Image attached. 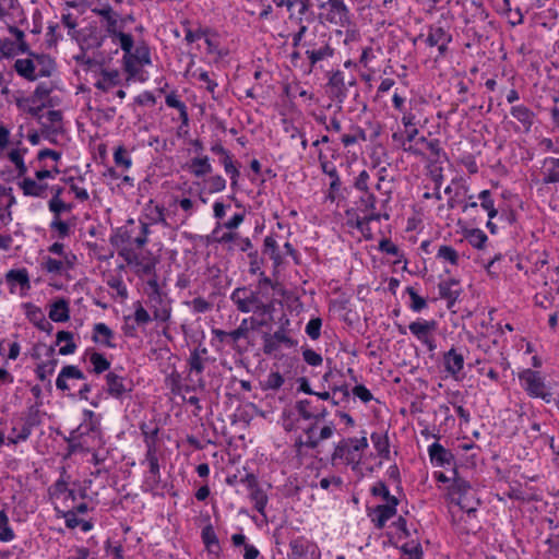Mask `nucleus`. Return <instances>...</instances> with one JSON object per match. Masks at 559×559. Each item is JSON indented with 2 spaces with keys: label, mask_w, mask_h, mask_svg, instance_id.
<instances>
[{
  "label": "nucleus",
  "mask_w": 559,
  "mask_h": 559,
  "mask_svg": "<svg viewBox=\"0 0 559 559\" xmlns=\"http://www.w3.org/2000/svg\"><path fill=\"white\" fill-rule=\"evenodd\" d=\"M452 36L449 34L443 27L437 25H430L428 29V35L426 38V44L429 47H435L443 41H451Z\"/></svg>",
  "instance_id": "obj_33"
},
{
  "label": "nucleus",
  "mask_w": 559,
  "mask_h": 559,
  "mask_svg": "<svg viewBox=\"0 0 559 559\" xmlns=\"http://www.w3.org/2000/svg\"><path fill=\"white\" fill-rule=\"evenodd\" d=\"M345 214L347 217H350L347 219V226L358 229L366 239H370L372 237L370 226L364 217H359L356 214L354 209L347 210Z\"/></svg>",
  "instance_id": "obj_32"
},
{
  "label": "nucleus",
  "mask_w": 559,
  "mask_h": 559,
  "mask_svg": "<svg viewBox=\"0 0 559 559\" xmlns=\"http://www.w3.org/2000/svg\"><path fill=\"white\" fill-rule=\"evenodd\" d=\"M263 340V353L267 356L274 355L280 350L282 341H277L274 338L273 334L264 333L262 335Z\"/></svg>",
  "instance_id": "obj_54"
},
{
  "label": "nucleus",
  "mask_w": 559,
  "mask_h": 559,
  "mask_svg": "<svg viewBox=\"0 0 559 559\" xmlns=\"http://www.w3.org/2000/svg\"><path fill=\"white\" fill-rule=\"evenodd\" d=\"M302 46L306 48L305 55L308 59L310 71L317 68L320 62L335 55V48L332 47L329 40L304 41Z\"/></svg>",
  "instance_id": "obj_5"
},
{
  "label": "nucleus",
  "mask_w": 559,
  "mask_h": 559,
  "mask_svg": "<svg viewBox=\"0 0 559 559\" xmlns=\"http://www.w3.org/2000/svg\"><path fill=\"white\" fill-rule=\"evenodd\" d=\"M201 537L211 554H218L221 551V545L212 524H207L202 528Z\"/></svg>",
  "instance_id": "obj_34"
},
{
  "label": "nucleus",
  "mask_w": 559,
  "mask_h": 559,
  "mask_svg": "<svg viewBox=\"0 0 559 559\" xmlns=\"http://www.w3.org/2000/svg\"><path fill=\"white\" fill-rule=\"evenodd\" d=\"M151 63V51L144 43L134 47L129 56H123V69L128 73L129 79L138 75L140 71L138 66H148Z\"/></svg>",
  "instance_id": "obj_6"
},
{
  "label": "nucleus",
  "mask_w": 559,
  "mask_h": 559,
  "mask_svg": "<svg viewBox=\"0 0 559 559\" xmlns=\"http://www.w3.org/2000/svg\"><path fill=\"white\" fill-rule=\"evenodd\" d=\"M302 358L309 366L312 367H318L322 365L323 361L322 356L311 348H305L302 350Z\"/></svg>",
  "instance_id": "obj_64"
},
{
  "label": "nucleus",
  "mask_w": 559,
  "mask_h": 559,
  "mask_svg": "<svg viewBox=\"0 0 559 559\" xmlns=\"http://www.w3.org/2000/svg\"><path fill=\"white\" fill-rule=\"evenodd\" d=\"M370 492L374 497H381L386 502H389L390 498H396L395 496H392L390 493L388 486L382 480L378 481L374 486H372Z\"/></svg>",
  "instance_id": "obj_63"
},
{
  "label": "nucleus",
  "mask_w": 559,
  "mask_h": 559,
  "mask_svg": "<svg viewBox=\"0 0 559 559\" xmlns=\"http://www.w3.org/2000/svg\"><path fill=\"white\" fill-rule=\"evenodd\" d=\"M106 386L104 391L112 399L123 401L129 397L133 391V381L116 371H109L105 374Z\"/></svg>",
  "instance_id": "obj_4"
},
{
  "label": "nucleus",
  "mask_w": 559,
  "mask_h": 559,
  "mask_svg": "<svg viewBox=\"0 0 559 559\" xmlns=\"http://www.w3.org/2000/svg\"><path fill=\"white\" fill-rule=\"evenodd\" d=\"M85 378V374L79 367L74 365H67L60 370L56 380V386L58 390L66 392L70 390L68 384L69 379L84 380Z\"/></svg>",
  "instance_id": "obj_20"
},
{
  "label": "nucleus",
  "mask_w": 559,
  "mask_h": 559,
  "mask_svg": "<svg viewBox=\"0 0 559 559\" xmlns=\"http://www.w3.org/2000/svg\"><path fill=\"white\" fill-rule=\"evenodd\" d=\"M102 11L103 12L97 14V16L100 17L106 34L110 36L120 28V13L115 11L112 7Z\"/></svg>",
  "instance_id": "obj_25"
},
{
  "label": "nucleus",
  "mask_w": 559,
  "mask_h": 559,
  "mask_svg": "<svg viewBox=\"0 0 559 559\" xmlns=\"http://www.w3.org/2000/svg\"><path fill=\"white\" fill-rule=\"evenodd\" d=\"M115 337L114 331L105 323H95L93 328L92 341L108 348H116L117 345L112 342Z\"/></svg>",
  "instance_id": "obj_22"
},
{
  "label": "nucleus",
  "mask_w": 559,
  "mask_h": 559,
  "mask_svg": "<svg viewBox=\"0 0 559 559\" xmlns=\"http://www.w3.org/2000/svg\"><path fill=\"white\" fill-rule=\"evenodd\" d=\"M284 384V377L278 372H270L266 380L264 389L266 390H278Z\"/></svg>",
  "instance_id": "obj_60"
},
{
  "label": "nucleus",
  "mask_w": 559,
  "mask_h": 559,
  "mask_svg": "<svg viewBox=\"0 0 559 559\" xmlns=\"http://www.w3.org/2000/svg\"><path fill=\"white\" fill-rule=\"evenodd\" d=\"M428 454L435 466L445 467L455 464L454 454L439 442H433L428 447Z\"/></svg>",
  "instance_id": "obj_15"
},
{
  "label": "nucleus",
  "mask_w": 559,
  "mask_h": 559,
  "mask_svg": "<svg viewBox=\"0 0 559 559\" xmlns=\"http://www.w3.org/2000/svg\"><path fill=\"white\" fill-rule=\"evenodd\" d=\"M49 318L53 322H67L70 319L68 300L60 298L50 306Z\"/></svg>",
  "instance_id": "obj_28"
},
{
  "label": "nucleus",
  "mask_w": 559,
  "mask_h": 559,
  "mask_svg": "<svg viewBox=\"0 0 559 559\" xmlns=\"http://www.w3.org/2000/svg\"><path fill=\"white\" fill-rule=\"evenodd\" d=\"M322 320L318 318H312L306 325V334L313 341L318 340L321 335Z\"/></svg>",
  "instance_id": "obj_56"
},
{
  "label": "nucleus",
  "mask_w": 559,
  "mask_h": 559,
  "mask_svg": "<svg viewBox=\"0 0 559 559\" xmlns=\"http://www.w3.org/2000/svg\"><path fill=\"white\" fill-rule=\"evenodd\" d=\"M319 162L323 174L328 175L331 179L326 199L333 202L340 195L342 187L338 173L336 170V167L332 163L326 160L325 156L322 153L319 154Z\"/></svg>",
  "instance_id": "obj_12"
},
{
  "label": "nucleus",
  "mask_w": 559,
  "mask_h": 559,
  "mask_svg": "<svg viewBox=\"0 0 559 559\" xmlns=\"http://www.w3.org/2000/svg\"><path fill=\"white\" fill-rule=\"evenodd\" d=\"M50 229L52 231L57 233V237L59 239H64L70 236L71 234V227L68 222L62 221L61 218L53 217L49 225Z\"/></svg>",
  "instance_id": "obj_52"
},
{
  "label": "nucleus",
  "mask_w": 559,
  "mask_h": 559,
  "mask_svg": "<svg viewBox=\"0 0 559 559\" xmlns=\"http://www.w3.org/2000/svg\"><path fill=\"white\" fill-rule=\"evenodd\" d=\"M289 20L301 24L304 20L313 21L314 13L311 10V0H290Z\"/></svg>",
  "instance_id": "obj_16"
},
{
  "label": "nucleus",
  "mask_w": 559,
  "mask_h": 559,
  "mask_svg": "<svg viewBox=\"0 0 559 559\" xmlns=\"http://www.w3.org/2000/svg\"><path fill=\"white\" fill-rule=\"evenodd\" d=\"M112 39V43L117 40L120 44V48L124 52L123 56H129L131 50L134 48V39L131 34L122 32V29L116 31L114 34L109 36Z\"/></svg>",
  "instance_id": "obj_41"
},
{
  "label": "nucleus",
  "mask_w": 559,
  "mask_h": 559,
  "mask_svg": "<svg viewBox=\"0 0 559 559\" xmlns=\"http://www.w3.org/2000/svg\"><path fill=\"white\" fill-rule=\"evenodd\" d=\"M48 209L53 214V217L60 218L63 212H71L73 205L71 203H66L62 200L49 201Z\"/></svg>",
  "instance_id": "obj_57"
},
{
  "label": "nucleus",
  "mask_w": 559,
  "mask_h": 559,
  "mask_svg": "<svg viewBox=\"0 0 559 559\" xmlns=\"http://www.w3.org/2000/svg\"><path fill=\"white\" fill-rule=\"evenodd\" d=\"M164 211L165 209L163 205H155L153 200H150L143 207V217L145 218L144 222L153 225L162 224L163 226L167 227L168 223L165 218Z\"/></svg>",
  "instance_id": "obj_24"
},
{
  "label": "nucleus",
  "mask_w": 559,
  "mask_h": 559,
  "mask_svg": "<svg viewBox=\"0 0 559 559\" xmlns=\"http://www.w3.org/2000/svg\"><path fill=\"white\" fill-rule=\"evenodd\" d=\"M188 170L195 177L201 178L213 171L209 156L193 157L188 164Z\"/></svg>",
  "instance_id": "obj_26"
},
{
  "label": "nucleus",
  "mask_w": 559,
  "mask_h": 559,
  "mask_svg": "<svg viewBox=\"0 0 559 559\" xmlns=\"http://www.w3.org/2000/svg\"><path fill=\"white\" fill-rule=\"evenodd\" d=\"M519 380L522 389L530 397L540 399L549 404L554 401V389L559 386L558 382H547L545 377L531 368L519 372Z\"/></svg>",
  "instance_id": "obj_1"
},
{
  "label": "nucleus",
  "mask_w": 559,
  "mask_h": 559,
  "mask_svg": "<svg viewBox=\"0 0 559 559\" xmlns=\"http://www.w3.org/2000/svg\"><path fill=\"white\" fill-rule=\"evenodd\" d=\"M140 430L146 448H150L151 445L157 447V438L159 432V428L157 426L151 427L146 423H142L140 425Z\"/></svg>",
  "instance_id": "obj_46"
},
{
  "label": "nucleus",
  "mask_w": 559,
  "mask_h": 559,
  "mask_svg": "<svg viewBox=\"0 0 559 559\" xmlns=\"http://www.w3.org/2000/svg\"><path fill=\"white\" fill-rule=\"evenodd\" d=\"M511 116L516 119L525 132H530L535 120L534 111L525 105H515L510 109Z\"/></svg>",
  "instance_id": "obj_23"
},
{
  "label": "nucleus",
  "mask_w": 559,
  "mask_h": 559,
  "mask_svg": "<svg viewBox=\"0 0 559 559\" xmlns=\"http://www.w3.org/2000/svg\"><path fill=\"white\" fill-rule=\"evenodd\" d=\"M23 179L17 183L25 197L45 198L48 189L47 183L38 181L36 178L22 177Z\"/></svg>",
  "instance_id": "obj_21"
},
{
  "label": "nucleus",
  "mask_w": 559,
  "mask_h": 559,
  "mask_svg": "<svg viewBox=\"0 0 559 559\" xmlns=\"http://www.w3.org/2000/svg\"><path fill=\"white\" fill-rule=\"evenodd\" d=\"M444 371L450 374L454 380L461 379L460 374L464 368V356L454 346L442 356Z\"/></svg>",
  "instance_id": "obj_13"
},
{
  "label": "nucleus",
  "mask_w": 559,
  "mask_h": 559,
  "mask_svg": "<svg viewBox=\"0 0 559 559\" xmlns=\"http://www.w3.org/2000/svg\"><path fill=\"white\" fill-rule=\"evenodd\" d=\"M190 374L188 380L190 384H186L183 390L186 392L195 391L198 386L204 388V380L201 374L204 371V359L203 357L198 356L197 353H190V357L188 359Z\"/></svg>",
  "instance_id": "obj_10"
},
{
  "label": "nucleus",
  "mask_w": 559,
  "mask_h": 559,
  "mask_svg": "<svg viewBox=\"0 0 559 559\" xmlns=\"http://www.w3.org/2000/svg\"><path fill=\"white\" fill-rule=\"evenodd\" d=\"M397 498H390L385 504H379L374 508L376 518L372 519L377 528H383L386 522L396 514Z\"/></svg>",
  "instance_id": "obj_19"
},
{
  "label": "nucleus",
  "mask_w": 559,
  "mask_h": 559,
  "mask_svg": "<svg viewBox=\"0 0 559 559\" xmlns=\"http://www.w3.org/2000/svg\"><path fill=\"white\" fill-rule=\"evenodd\" d=\"M325 88L329 98L335 100L338 104V109H342L348 92L344 72L341 70L329 72Z\"/></svg>",
  "instance_id": "obj_7"
},
{
  "label": "nucleus",
  "mask_w": 559,
  "mask_h": 559,
  "mask_svg": "<svg viewBox=\"0 0 559 559\" xmlns=\"http://www.w3.org/2000/svg\"><path fill=\"white\" fill-rule=\"evenodd\" d=\"M437 258L448 261L452 265H457L460 260L457 251L453 247L447 245L439 247Z\"/></svg>",
  "instance_id": "obj_51"
},
{
  "label": "nucleus",
  "mask_w": 559,
  "mask_h": 559,
  "mask_svg": "<svg viewBox=\"0 0 559 559\" xmlns=\"http://www.w3.org/2000/svg\"><path fill=\"white\" fill-rule=\"evenodd\" d=\"M145 460L148 463L150 474L153 476V483L156 485L159 481V463L157 457V447L151 445L146 448Z\"/></svg>",
  "instance_id": "obj_40"
},
{
  "label": "nucleus",
  "mask_w": 559,
  "mask_h": 559,
  "mask_svg": "<svg viewBox=\"0 0 559 559\" xmlns=\"http://www.w3.org/2000/svg\"><path fill=\"white\" fill-rule=\"evenodd\" d=\"M263 253L270 257L275 269L283 264V257L280 252L277 241L272 235L266 236L263 240Z\"/></svg>",
  "instance_id": "obj_30"
},
{
  "label": "nucleus",
  "mask_w": 559,
  "mask_h": 559,
  "mask_svg": "<svg viewBox=\"0 0 559 559\" xmlns=\"http://www.w3.org/2000/svg\"><path fill=\"white\" fill-rule=\"evenodd\" d=\"M25 309L26 318L32 322L38 330L46 332L47 334H51L53 330V325L46 319L43 310L33 305L32 302H26L23 305Z\"/></svg>",
  "instance_id": "obj_17"
},
{
  "label": "nucleus",
  "mask_w": 559,
  "mask_h": 559,
  "mask_svg": "<svg viewBox=\"0 0 559 559\" xmlns=\"http://www.w3.org/2000/svg\"><path fill=\"white\" fill-rule=\"evenodd\" d=\"M405 292L411 298L409 308L414 312H420L421 310L427 308V300L424 297L419 296L417 292L414 289V287L408 286L406 287Z\"/></svg>",
  "instance_id": "obj_50"
},
{
  "label": "nucleus",
  "mask_w": 559,
  "mask_h": 559,
  "mask_svg": "<svg viewBox=\"0 0 559 559\" xmlns=\"http://www.w3.org/2000/svg\"><path fill=\"white\" fill-rule=\"evenodd\" d=\"M426 146L430 151L433 162H440L441 156L447 158V153L441 147L439 139L430 140Z\"/></svg>",
  "instance_id": "obj_59"
},
{
  "label": "nucleus",
  "mask_w": 559,
  "mask_h": 559,
  "mask_svg": "<svg viewBox=\"0 0 559 559\" xmlns=\"http://www.w3.org/2000/svg\"><path fill=\"white\" fill-rule=\"evenodd\" d=\"M34 58L37 60V62L39 64H41V69L39 70L37 76H40V78H48L51 75L52 71H53V68H55V62L52 60V58L48 55H35Z\"/></svg>",
  "instance_id": "obj_49"
},
{
  "label": "nucleus",
  "mask_w": 559,
  "mask_h": 559,
  "mask_svg": "<svg viewBox=\"0 0 559 559\" xmlns=\"http://www.w3.org/2000/svg\"><path fill=\"white\" fill-rule=\"evenodd\" d=\"M329 8L325 13H321L320 17L326 22L340 27L350 25V13L344 0H326Z\"/></svg>",
  "instance_id": "obj_8"
},
{
  "label": "nucleus",
  "mask_w": 559,
  "mask_h": 559,
  "mask_svg": "<svg viewBox=\"0 0 559 559\" xmlns=\"http://www.w3.org/2000/svg\"><path fill=\"white\" fill-rule=\"evenodd\" d=\"M252 502H254V509L261 514L265 515V508L269 501L267 495L264 490L260 488H255L250 491L249 495Z\"/></svg>",
  "instance_id": "obj_44"
},
{
  "label": "nucleus",
  "mask_w": 559,
  "mask_h": 559,
  "mask_svg": "<svg viewBox=\"0 0 559 559\" xmlns=\"http://www.w3.org/2000/svg\"><path fill=\"white\" fill-rule=\"evenodd\" d=\"M263 298L265 297L257 289H251L247 286L237 287L230 294V300L237 310L242 313L253 312L257 314Z\"/></svg>",
  "instance_id": "obj_3"
},
{
  "label": "nucleus",
  "mask_w": 559,
  "mask_h": 559,
  "mask_svg": "<svg viewBox=\"0 0 559 559\" xmlns=\"http://www.w3.org/2000/svg\"><path fill=\"white\" fill-rule=\"evenodd\" d=\"M453 474L454 478L451 487L452 493L459 496L456 503L460 506V508L466 511L468 514H471L477 510V507L479 506V500H477L474 506H468L467 503H465V497L468 496L472 489L471 484L464 478L457 476L456 468L453 469Z\"/></svg>",
  "instance_id": "obj_11"
},
{
  "label": "nucleus",
  "mask_w": 559,
  "mask_h": 559,
  "mask_svg": "<svg viewBox=\"0 0 559 559\" xmlns=\"http://www.w3.org/2000/svg\"><path fill=\"white\" fill-rule=\"evenodd\" d=\"M466 239L472 247L481 249L488 240L487 235L479 228H474L465 234Z\"/></svg>",
  "instance_id": "obj_48"
},
{
  "label": "nucleus",
  "mask_w": 559,
  "mask_h": 559,
  "mask_svg": "<svg viewBox=\"0 0 559 559\" xmlns=\"http://www.w3.org/2000/svg\"><path fill=\"white\" fill-rule=\"evenodd\" d=\"M56 345L66 342V345L59 348V354L68 356L76 350V344L73 342V333L69 331H59L56 335Z\"/></svg>",
  "instance_id": "obj_38"
},
{
  "label": "nucleus",
  "mask_w": 559,
  "mask_h": 559,
  "mask_svg": "<svg viewBox=\"0 0 559 559\" xmlns=\"http://www.w3.org/2000/svg\"><path fill=\"white\" fill-rule=\"evenodd\" d=\"M258 274H259L260 278L258 281L255 289L260 294H262V296H264L265 298L269 297V293H267L269 288H271L275 292H278L281 289L282 285L278 282H273L269 276L265 275V273L263 271L259 272Z\"/></svg>",
  "instance_id": "obj_43"
},
{
  "label": "nucleus",
  "mask_w": 559,
  "mask_h": 559,
  "mask_svg": "<svg viewBox=\"0 0 559 559\" xmlns=\"http://www.w3.org/2000/svg\"><path fill=\"white\" fill-rule=\"evenodd\" d=\"M114 162L116 166L129 169L132 166V159L129 156L124 146H118L114 152Z\"/></svg>",
  "instance_id": "obj_53"
},
{
  "label": "nucleus",
  "mask_w": 559,
  "mask_h": 559,
  "mask_svg": "<svg viewBox=\"0 0 559 559\" xmlns=\"http://www.w3.org/2000/svg\"><path fill=\"white\" fill-rule=\"evenodd\" d=\"M478 199L480 200V206L487 211L488 217L490 219L495 218L498 214L497 209L495 207V201L491 197L490 190H483L478 194Z\"/></svg>",
  "instance_id": "obj_47"
},
{
  "label": "nucleus",
  "mask_w": 559,
  "mask_h": 559,
  "mask_svg": "<svg viewBox=\"0 0 559 559\" xmlns=\"http://www.w3.org/2000/svg\"><path fill=\"white\" fill-rule=\"evenodd\" d=\"M58 364L57 359H50L46 362L37 365L35 373L40 381H45L48 376L52 374Z\"/></svg>",
  "instance_id": "obj_55"
},
{
  "label": "nucleus",
  "mask_w": 559,
  "mask_h": 559,
  "mask_svg": "<svg viewBox=\"0 0 559 559\" xmlns=\"http://www.w3.org/2000/svg\"><path fill=\"white\" fill-rule=\"evenodd\" d=\"M379 250L390 255L400 258L403 257V254L400 251V248L396 245H394L389 238H383L382 240H380Z\"/></svg>",
  "instance_id": "obj_61"
},
{
  "label": "nucleus",
  "mask_w": 559,
  "mask_h": 559,
  "mask_svg": "<svg viewBox=\"0 0 559 559\" xmlns=\"http://www.w3.org/2000/svg\"><path fill=\"white\" fill-rule=\"evenodd\" d=\"M546 171L544 173L543 182L545 185L559 182V158L547 157L544 160Z\"/></svg>",
  "instance_id": "obj_36"
},
{
  "label": "nucleus",
  "mask_w": 559,
  "mask_h": 559,
  "mask_svg": "<svg viewBox=\"0 0 559 559\" xmlns=\"http://www.w3.org/2000/svg\"><path fill=\"white\" fill-rule=\"evenodd\" d=\"M408 329L418 341H426V337L437 329V322L435 320L415 321L408 325Z\"/></svg>",
  "instance_id": "obj_27"
},
{
  "label": "nucleus",
  "mask_w": 559,
  "mask_h": 559,
  "mask_svg": "<svg viewBox=\"0 0 559 559\" xmlns=\"http://www.w3.org/2000/svg\"><path fill=\"white\" fill-rule=\"evenodd\" d=\"M344 461L347 465H352L353 469L359 465L361 456L357 453V447H353L352 439H342L334 448L332 453V464L335 465L337 461Z\"/></svg>",
  "instance_id": "obj_9"
},
{
  "label": "nucleus",
  "mask_w": 559,
  "mask_h": 559,
  "mask_svg": "<svg viewBox=\"0 0 559 559\" xmlns=\"http://www.w3.org/2000/svg\"><path fill=\"white\" fill-rule=\"evenodd\" d=\"M155 290L150 296V301L153 304V318L156 321L166 322L170 319L171 316V307L168 302H165L156 282L153 283Z\"/></svg>",
  "instance_id": "obj_18"
},
{
  "label": "nucleus",
  "mask_w": 559,
  "mask_h": 559,
  "mask_svg": "<svg viewBox=\"0 0 559 559\" xmlns=\"http://www.w3.org/2000/svg\"><path fill=\"white\" fill-rule=\"evenodd\" d=\"M81 436L78 435V431H71L70 435L68 437H64V441L68 443V454L71 455L75 452H78L81 448H82V444L80 442L81 440Z\"/></svg>",
  "instance_id": "obj_62"
},
{
  "label": "nucleus",
  "mask_w": 559,
  "mask_h": 559,
  "mask_svg": "<svg viewBox=\"0 0 559 559\" xmlns=\"http://www.w3.org/2000/svg\"><path fill=\"white\" fill-rule=\"evenodd\" d=\"M99 426H100L99 419L83 421L76 429H73V431H78L79 436L84 437L90 433L99 431Z\"/></svg>",
  "instance_id": "obj_58"
},
{
  "label": "nucleus",
  "mask_w": 559,
  "mask_h": 559,
  "mask_svg": "<svg viewBox=\"0 0 559 559\" xmlns=\"http://www.w3.org/2000/svg\"><path fill=\"white\" fill-rule=\"evenodd\" d=\"M27 152V148H13L8 153L9 160L14 164L15 169L17 171V178H22L27 173V166L24 162V154Z\"/></svg>",
  "instance_id": "obj_37"
},
{
  "label": "nucleus",
  "mask_w": 559,
  "mask_h": 559,
  "mask_svg": "<svg viewBox=\"0 0 559 559\" xmlns=\"http://www.w3.org/2000/svg\"><path fill=\"white\" fill-rule=\"evenodd\" d=\"M318 405H314L310 400H300L296 402L295 408L302 419L310 420L314 419V414L318 409Z\"/></svg>",
  "instance_id": "obj_42"
},
{
  "label": "nucleus",
  "mask_w": 559,
  "mask_h": 559,
  "mask_svg": "<svg viewBox=\"0 0 559 559\" xmlns=\"http://www.w3.org/2000/svg\"><path fill=\"white\" fill-rule=\"evenodd\" d=\"M438 289L440 298L447 301L448 309H452L462 293L460 281L456 278L441 281Z\"/></svg>",
  "instance_id": "obj_14"
},
{
  "label": "nucleus",
  "mask_w": 559,
  "mask_h": 559,
  "mask_svg": "<svg viewBox=\"0 0 559 559\" xmlns=\"http://www.w3.org/2000/svg\"><path fill=\"white\" fill-rule=\"evenodd\" d=\"M14 69L19 75L28 81H35L37 79V74H35V64L32 59H17L14 63Z\"/></svg>",
  "instance_id": "obj_39"
},
{
  "label": "nucleus",
  "mask_w": 559,
  "mask_h": 559,
  "mask_svg": "<svg viewBox=\"0 0 559 559\" xmlns=\"http://www.w3.org/2000/svg\"><path fill=\"white\" fill-rule=\"evenodd\" d=\"M90 361L93 366V372L96 374H100L110 368V361L102 353L93 352L90 355Z\"/></svg>",
  "instance_id": "obj_45"
},
{
  "label": "nucleus",
  "mask_w": 559,
  "mask_h": 559,
  "mask_svg": "<svg viewBox=\"0 0 559 559\" xmlns=\"http://www.w3.org/2000/svg\"><path fill=\"white\" fill-rule=\"evenodd\" d=\"M371 442L381 459L388 460L390 457V442L386 433L372 432L370 436Z\"/></svg>",
  "instance_id": "obj_35"
},
{
  "label": "nucleus",
  "mask_w": 559,
  "mask_h": 559,
  "mask_svg": "<svg viewBox=\"0 0 559 559\" xmlns=\"http://www.w3.org/2000/svg\"><path fill=\"white\" fill-rule=\"evenodd\" d=\"M290 324V320L287 318V316H282L280 318V326L278 329L273 333L274 338L277 341H282L283 345L287 348H293L297 346L298 342L290 337L287 334V328Z\"/></svg>",
  "instance_id": "obj_31"
},
{
  "label": "nucleus",
  "mask_w": 559,
  "mask_h": 559,
  "mask_svg": "<svg viewBox=\"0 0 559 559\" xmlns=\"http://www.w3.org/2000/svg\"><path fill=\"white\" fill-rule=\"evenodd\" d=\"M41 402L33 404L27 407L26 413L20 418L21 427L14 425L11 429V433L8 437L9 444H17L26 441L35 427H38L43 423V413L39 407Z\"/></svg>",
  "instance_id": "obj_2"
},
{
  "label": "nucleus",
  "mask_w": 559,
  "mask_h": 559,
  "mask_svg": "<svg viewBox=\"0 0 559 559\" xmlns=\"http://www.w3.org/2000/svg\"><path fill=\"white\" fill-rule=\"evenodd\" d=\"M8 284L11 285V293H13V286L19 284L21 289H29L31 283L26 269H12L5 274Z\"/></svg>",
  "instance_id": "obj_29"
}]
</instances>
